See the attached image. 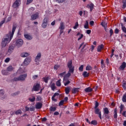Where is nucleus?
<instances>
[{
	"mask_svg": "<svg viewBox=\"0 0 126 126\" xmlns=\"http://www.w3.org/2000/svg\"><path fill=\"white\" fill-rule=\"evenodd\" d=\"M17 27L16 25H13L12 32H9V34H6V38L2 39V41L0 45L2 48H5V47H6V45L10 43V41L12 40V38H13V35H14V32H15V30H16Z\"/></svg>",
	"mask_w": 126,
	"mask_h": 126,
	"instance_id": "1",
	"label": "nucleus"
},
{
	"mask_svg": "<svg viewBox=\"0 0 126 126\" xmlns=\"http://www.w3.org/2000/svg\"><path fill=\"white\" fill-rule=\"evenodd\" d=\"M67 66L69 68L68 73L64 76V80H66L65 79H67V77H69L71 75V73L74 72V66L72 65V61L70 60L67 63Z\"/></svg>",
	"mask_w": 126,
	"mask_h": 126,
	"instance_id": "2",
	"label": "nucleus"
},
{
	"mask_svg": "<svg viewBox=\"0 0 126 126\" xmlns=\"http://www.w3.org/2000/svg\"><path fill=\"white\" fill-rule=\"evenodd\" d=\"M27 77V74H23L20 75L19 77H15L13 79V81H25Z\"/></svg>",
	"mask_w": 126,
	"mask_h": 126,
	"instance_id": "3",
	"label": "nucleus"
},
{
	"mask_svg": "<svg viewBox=\"0 0 126 126\" xmlns=\"http://www.w3.org/2000/svg\"><path fill=\"white\" fill-rule=\"evenodd\" d=\"M15 45L18 48H20L23 45V40L21 38L16 40Z\"/></svg>",
	"mask_w": 126,
	"mask_h": 126,
	"instance_id": "4",
	"label": "nucleus"
},
{
	"mask_svg": "<svg viewBox=\"0 0 126 126\" xmlns=\"http://www.w3.org/2000/svg\"><path fill=\"white\" fill-rule=\"evenodd\" d=\"M48 23H49V19L47 17L44 18L41 25L42 28H46V27H47V25H48Z\"/></svg>",
	"mask_w": 126,
	"mask_h": 126,
	"instance_id": "5",
	"label": "nucleus"
},
{
	"mask_svg": "<svg viewBox=\"0 0 126 126\" xmlns=\"http://www.w3.org/2000/svg\"><path fill=\"white\" fill-rule=\"evenodd\" d=\"M87 8L90 9V11L92 12L93 9H94V4L92 2H90L86 6Z\"/></svg>",
	"mask_w": 126,
	"mask_h": 126,
	"instance_id": "6",
	"label": "nucleus"
},
{
	"mask_svg": "<svg viewBox=\"0 0 126 126\" xmlns=\"http://www.w3.org/2000/svg\"><path fill=\"white\" fill-rule=\"evenodd\" d=\"M40 86L41 85L39 83H36L33 85L32 90L33 91H39L40 90Z\"/></svg>",
	"mask_w": 126,
	"mask_h": 126,
	"instance_id": "7",
	"label": "nucleus"
},
{
	"mask_svg": "<svg viewBox=\"0 0 126 126\" xmlns=\"http://www.w3.org/2000/svg\"><path fill=\"white\" fill-rule=\"evenodd\" d=\"M31 62V57H27L25 59V61L24 62V65H28L29 63H30V62Z\"/></svg>",
	"mask_w": 126,
	"mask_h": 126,
	"instance_id": "8",
	"label": "nucleus"
},
{
	"mask_svg": "<svg viewBox=\"0 0 126 126\" xmlns=\"http://www.w3.org/2000/svg\"><path fill=\"white\" fill-rule=\"evenodd\" d=\"M39 17V13L36 12L31 16V20H36Z\"/></svg>",
	"mask_w": 126,
	"mask_h": 126,
	"instance_id": "9",
	"label": "nucleus"
},
{
	"mask_svg": "<svg viewBox=\"0 0 126 126\" xmlns=\"http://www.w3.org/2000/svg\"><path fill=\"white\" fill-rule=\"evenodd\" d=\"M41 57H42V54H41V53H39L38 54H37L34 60L35 62L39 63V62H40V59H41Z\"/></svg>",
	"mask_w": 126,
	"mask_h": 126,
	"instance_id": "10",
	"label": "nucleus"
},
{
	"mask_svg": "<svg viewBox=\"0 0 126 126\" xmlns=\"http://www.w3.org/2000/svg\"><path fill=\"white\" fill-rule=\"evenodd\" d=\"M20 3V0H16V1L14 2L12 7L14 8H16V7H18L19 6V3Z\"/></svg>",
	"mask_w": 126,
	"mask_h": 126,
	"instance_id": "11",
	"label": "nucleus"
},
{
	"mask_svg": "<svg viewBox=\"0 0 126 126\" xmlns=\"http://www.w3.org/2000/svg\"><path fill=\"white\" fill-rule=\"evenodd\" d=\"M25 110H26V112L29 111V110L31 112H33V111H35V107L34 106H31L30 107V108L27 107V106H26L25 107Z\"/></svg>",
	"mask_w": 126,
	"mask_h": 126,
	"instance_id": "12",
	"label": "nucleus"
},
{
	"mask_svg": "<svg viewBox=\"0 0 126 126\" xmlns=\"http://www.w3.org/2000/svg\"><path fill=\"white\" fill-rule=\"evenodd\" d=\"M42 107H43V103H42V102H36L35 104V108L36 109H42Z\"/></svg>",
	"mask_w": 126,
	"mask_h": 126,
	"instance_id": "13",
	"label": "nucleus"
},
{
	"mask_svg": "<svg viewBox=\"0 0 126 126\" xmlns=\"http://www.w3.org/2000/svg\"><path fill=\"white\" fill-rule=\"evenodd\" d=\"M126 67V63L125 62H123L121 65L119 67V69L120 70H124Z\"/></svg>",
	"mask_w": 126,
	"mask_h": 126,
	"instance_id": "14",
	"label": "nucleus"
},
{
	"mask_svg": "<svg viewBox=\"0 0 126 126\" xmlns=\"http://www.w3.org/2000/svg\"><path fill=\"white\" fill-rule=\"evenodd\" d=\"M0 97H1L2 99L5 98V95H4V91H3V90H0Z\"/></svg>",
	"mask_w": 126,
	"mask_h": 126,
	"instance_id": "15",
	"label": "nucleus"
},
{
	"mask_svg": "<svg viewBox=\"0 0 126 126\" xmlns=\"http://www.w3.org/2000/svg\"><path fill=\"white\" fill-rule=\"evenodd\" d=\"M13 50H14V47H13V46H9L7 52L11 54L13 52Z\"/></svg>",
	"mask_w": 126,
	"mask_h": 126,
	"instance_id": "16",
	"label": "nucleus"
},
{
	"mask_svg": "<svg viewBox=\"0 0 126 126\" xmlns=\"http://www.w3.org/2000/svg\"><path fill=\"white\" fill-rule=\"evenodd\" d=\"M63 83L64 86H67L70 83V81L67 79H65V80H64V78H63Z\"/></svg>",
	"mask_w": 126,
	"mask_h": 126,
	"instance_id": "17",
	"label": "nucleus"
},
{
	"mask_svg": "<svg viewBox=\"0 0 126 126\" xmlns=\"http://www.w3.org/2000/svg\"><path fill=\"white\" fill-rule=\"evenodd\" d=\"M1 73L3 75H8L9 74V72L7 70H2Z\"/></svg>",
	"mask_w": 126,
	"mask_h": 126,
	"instance_id": "18",
	"label": "nucleus"
},
{
	"mask_svg": "<svg viewBox=\"0 0 126 126\" xmlns=\"http://www.w3.org/2000/svg\"><path fill=\"white\" fill-rule=\"evenodd\" d=\"M24 37L27 39V40H32L33 39V37L32 36V35H30L29 34H24Z\"/></svg>",
	"mask_w": 126,
	"mask_h": 126,
	"instance_id": "19",
	"label": "nucleus"
},
{
	"mask_svg": "<svg viewBox=\"0 0 126 126\" xmlns=\"http://www.w3.org/2000/svg\"><path fill=\"white\" fill-rule=\"evenodd\" d=\"M85 91L87 93H89L90 92H92V91H93V89H92V88H91L90 87L86 88V89H85Z\"/></svg>",
	"mask_w": 126,
	"mask_h": 126,
	"instance_id": "20",
	"label": "nucleus"
},
{
	"mask_svg": "<svg viewBox=\"0 0 126 126\" xmlns=\"http://www.w3.org/2000/svg\"><path fill=\"white\" fill-rule=\"evenodd\" d=\"M103 111L104 115H109L110 111H109V109H108V107H105L104 108H103Z\"/></svg>",
	"mask_w": 126,
	"mask_h": 126,
	"instance_id": "21",
	"label": "nucleus"
},
{
	"mask_svg": "<svg viewBox=\"0 0 126 126\" xmlns=\"http://www.w3.org/2000/svg\"><path fill=\"white\" fill-rule=\"evenodd\" d=\"M64 23L63 22H61L60 23L59 29H60V30H63L64 29Z\"/></svg>",
	"mask_w": 126,
	"mask_h": 126,
	"instance_id": "22",
	"label": "nucleus"
},
{
	"mask_svg": "<svg viewBox=\"0 0 126 126\" xmlns=\"http://www.w3.org/2000/svg\"><path fill=\"white\" fill-rule=\"evenodd\" d=\"M79 88H74L72 90V93H73V94H76V92H79Z\"/></svg>",
	"mask_w": 126,
	"mask_h": 126,
	"instance_id": "23",
	"label": "nucleus"
},
{
	"mask_svg": "<svg viewBox=\"0 0 126 126\" xmlns=\"http://www.w3.org/2000/svg\"><path fill=\"white\" fill-rule=\"evenodd\" d=\"M65 92L67 95H68V94H69V92H70V87L65 88Z\"/></svg>",
	"mask_w": 126,
	"mask_h": 126,
	"instance_id": "24",
	"label": "nucleus"
},
{
	"mask_svg": "<svg viewBox=\"0 0 126 126\" xmlns=\"http://www.w3.org/2000/svg\"><path fill=\"white\" fill-rule=\"evenodd\" d=\"M50 79V77L47 76V77H43L42 78V80L43 81H44V82L45 83H48V82H49V80Z\"/></svg>",
	"mask_w": 126,
	"mask_h": 126,
	"instance_id": "25",
	"label": "nucleus"
},
{
	"mask_svg": "<svg viewBox=\"0 0 126 126\" xmlns=\"http://www.w3.org/2000/svg\"><path fill=\"white\" fill-rule=\"evenodd\" d=\"M104 48V44H101L97 47V52H101V50Z\"/></svg>",
	"mask_w": 126,
	"mask_h": 126,
	"instance_id": "26",
	"label": "nucleus"
},
{
	"mask_svg": "<svg viewBox=\"0 0 126 126\" xmlns=\"http://www.w3.org/2000/svg\"><path fill=\"white\" fill-rule=\"evenodd\" d=\"M117 108L114 109V119H117L118 118V112H117Z\"/></svg>",
	"mask_w": 126,
	"mask_h": 126,
	"instance_id": "27",
	"label": "nucleus"
},
{
	"mask_svg": "<svg viewBox=\"0 0 126 126\" xmlns=\"http://www.w3.org/2000/svg\"><path fill=\"white\" fill-rule=\"evenodd\" d=\"M29 56V54L28 53H23L21 54V57L22 58H26V57H28Z\"/></svg>",
	"mask_w": 126,
	"mask_h": 126,
	"instance_id": "28",
	"label": "nucleus"
},
{
	"mask_svg": "<svg viewBox=\"0 0 126 126\" xmlns=\"http://www.w3.org/2000/svg\"><path fill=\"white\" fill-rule=\"evenodd\" d=\"M90 73L87 72V71H84L83 73V76L84 77H88Z\"/></svg>",
	"mask_w": 126,
	"mask_h": 126,
	"instance_id": "29",
	"label": "nucleus"
},
{
	"mask_svg": "<svg viewBox=\"0 0 126 126\" xmlns=\"http://www.w3.org/2000/svg\"><path fill=\"white\" fill-rule=\"evenodd\" d=\"M15 114L17 116H18V115H21V114H22V111L21 109H19L15 111Z\"/></svg>",
	"mask_w": 126,
	"mask_h": 126,
	"instance_id": "30",
	"label": "nucleus"
},
{
	"mask_svg": "<svg viewBox=\"0 0 126 126\" xmlns=\"http://www.w3.org/2000/svg\"><path fill=\"white\" fill-rule=\"evenodd\" d=\"M50 87L51 88V90L55 91V89H56V84H55V83H53L51 84Z\"/></svg>",
	"mask_w": 126,
	"mask_h": 126,
	"instance_id": "31",
	"label": "nucleus"
},
{
	"mask_svg": "<svg viewBox=\"0 0 126 126\" xmlns=\"http://www.w3.org/2000/svg\"><path fill=\"white\" fill-rule=\"evenodd\" d=\"M35 100H36V97H35L34 96H32V97L29 98V100L30 102H35Z\"/></svg>",
	"mask_w": 126,
	"mask_h": 126,
	"instance_id": "32",
	"label": "nucleus"
},
{
	"mask_svg": "<svg viewBox=\"0 0 126 126\" xmlns=\"http://www.w3.org/2000/svg\"><path fill=\"white\" fill-rule=\"evenodd\" d=\"M82 46H83V47H82V50H83L85 48V47H86L87 44H84V42H82V43L80 44L79 49H80V48H81V47H82Z\"/></svg>",
	"mask_w": 126,
	"mask_h": 126,
	"instance_id": "33",
	"label": "nucleus"
},
{
	"mask_svg": "<svg viewBox=\"0 0 126 126\" xmlns=\"http://www.w3.org/2000/svg\"><path fill=\"white\" fill-rule=\"evenodd\" d=\"M94 113L96 115L99 114V113H101V111H100V109L99 108H94Z\"/></svg>",
	"mask_w": 126,
	"mask_h": 126,
	"instance_id": "34",
	"label": "nucleus"
},
{
	"mask_svg": "<svg viewBox=\"0 0 126 126\" xmlns=\"http://www.w3.org/2000/svg\"><path fill=\"white\" fill-rule=\"evenodd\" d=\"M89 22H88L87 21H86L85 24L84 25V28L85 29H88L89 28Z\"/></svg>",
	"mask_w": 126,
	"mask_h": 126,
	"instance_id": "35",
	"label": "nucleus"
},
{
	"mask_svg": "<svg viewBox=\"0 0 126 126\" xmlns=\"http://www.w3.org/2000/svg\"><path fill=\"white\" fill-rule=\"evenodd\" d=\"M91 125H93L94 126H97L98 125V123L97 122V121L96 120H93L91 122Z\"/></svg>",
	"mask_w": 126,
	"mask_h": 126,
	"instance_id": "36",
	"label": "nucleus"
},
{
	"mask_svg": "<svg viewBox=\"0 0 126 126\" xmlns=\"http://www.w3.org/2000/svg\"><path fill=\"white\" fill-rule=\"evenodd\" d=\"M6 69L7 71L9 72L10 71H12L13 70V67L12 66H9L8 67H7Z\"/></svg>",
	"mask_w": 126,
	"mask_h": 126,
	"instance_id": "37",
	"label": "nucleus"
},
{
	"mask_svg": "<svg viewBox=\"0 0 126 126\" xmlns=\"http://www.w3.org/2000/svg\"><path fill=\"white\" fill-rule=\"evenodd\" d=\"M101 68L105 67V63H104V60L103 59L101 60Z\"/></svg>",
	"mask_w": 126,
	"mask_h": 126,
	"instance_id": "38",
	"label": "nucleus"
},
{
	"mask_svg": "<svg viewBox=\"0 0 126 126\" xmlns=\"http://www.w3.org/2000/svg\"><path fill=\"white\" fill-rule=\"evenodd\" d=\"M92 67L89 65H87L86 67V70H92Z\"/></svg>",
	"mask_w": 126,
	"mask_h": 126,
	"instance_id": "39",
	"label": "nucleus"
},
{
	"mask_svg": "<svg viewBox=\"0 0 126 126\" xmlns=\"http://www.w3.org/2000/svg\"><path fill=\"white\" fill-rule=\"evenodd\" d=\"M56 85L58 87H60V86H62V83H61V80H59L56 82Z\"/></svg>",
	"mask_w": 126,
	"mask_h": 126,
	"instance_id": "40",
	"label": "nucleus"
},
{
	"mask_svg": "<svg viewBox=\"0 0 126 126\" xmlns=\"http://www.w3.org/2000/svg\"><path fill=\"white\" fill-rule=\"evenodd\" d=\"M49 110L51 112H55V111L57 110V108L55 107H51L49 108Z\"/></svg>",
	"mask_w": 126,
	"mask_h": 126,
	"instance_id": "41",
	"label": "nucleus"
},
{
	"mask_svg": "<svg viewBox=\"0 0 126 126\" xmlns=\"http://www.w3.org/2000/svg\"><path fill=\"white\" fill-rule=\"evenodd\" d=\"M122 101L124 102H126V94H124V95L123 96V98H122Z\"/></svg>",
	"mask_w": 126,
	"mask_h": 126,
	"instance_id": "42",
	"label": "nucleus"
},
{
	"mask_svg": "<svg viewBox=\"0 0 126 126\" xmlns=\"http://www.w3.org/2000/svg\"><path fill=\"white\" fill-rule=\"evenodd\" d=\"M98 107H99V102L98 101H95L94 109H97L98 108Z\"/></svg>",
	"mask_w": 126,
	"mask_h": 126,
	"instance_id": "43",
	"label": "nucleus"
},
{
	"mask_svg": "<svg viewBox=\"0 0 126 126\" xmlns=\"http://www.w3.org/2000/svg\"><path fill=\"white\" fill-rule=\"evenodd\" d=\"M65 73L66 72L64 71L60 74V77H63V76H65Z\"/></svg>",
	"mask_w": 126,
	"mask_h": 126,
	"instance_id": "44",
	"label": "nucleus"
},
{
	"mask_svg": "<svg viewBox=\"0 0 126 126\" xmlns=\"http://www.w3.org/2000/svg\"><path fill=\"white\" fill-rule=\"evenodd\" d=\"M56 2H58V3H63V2H64V1H65V0H55Z\"/></svg>",
	"mask_w": 126,
	"mask_h": 126,
	"instance_id": "45",
	"label": "nucleus"
},
{
	"mask_svg": "<svg viewBox=\"0 0 126 126\" xmlns=\"http://www.w3.org/2000/svg\"><path fill=\"white\" fill-rule=\"evenodd\" d=\"M63 103H64V100H62L60 101V102L59 103V106L61 107V106H63Z\"/></svg>",
	"mask_w": 126,
	"mask_h": 126,
	"instance_id": "46",
	"label": "nucleus"
},
{
	"mask_svg": "<svg viewBox=\"0 0 126 126\" xmlns=\"http://www.w3.org/2000/svg\"><path fill=\"white\" fill-rule=\"evenodd\" d=\"M79 26V25L78 24V22H76L75 24V26L73 27L74 29H77V27Z\"/></svg>",
	"mask_w": 126,
	"mask_h": 126,
	"instance_id": "47",
	"label": "nucleus"
},
{
	"mask_svg": "<svg viewBox=\"0 0 126 126\" xmlns=\"http://www.w3.org/2000/svg\"><path fill=\"white\" fill-rule=\"evenodd\" d=\"M109 32L110 33V37H112V36H113V34H114V31H113V29H110Z\"/></svg>",
	"mask_w": 126,
	"mask_h": 126,
	"instance_id": "48",
	"label": "nucleus"
},
{
	"mask_svg": "<svg viewBox=\"0 0 126 126\" xmlns=\"http://www.w3.org/2000/svg\"><path fill=\"white\" fill-rule=\"evenodd\" d=\"M126 0H125V1H123V7L122 8L123 9L126 8Z\"/></svg>",
	"mask_w": 126,
	"mask_h": 126,
	"instance_id": "49",
	"label": "nucleus"
},
{
	"mask_svg": "<svg viewBox=\"0 0 126 126\" xmlns=\"http://www.w3.org/2000/svg\"><path fill=\"white\" fill-rule=\"evenodd\" d=\"M83 67H84V66L83 65H81L79 68V70L80 71H83Z\"/></svg>",
	"mask_w": 126,
	"mask_h": 126,
	"instance_id": "50",
	"label": "nucleus"
},
{
	"mask_svg": "<svg viewBox=\"0 0 126 126\" xmlns=\"http://www.w3.org/2000/svg\"><path fill=\"white\" fill-rule=\"evenodd\" d=\"M33 1V0H27L26 4L28 5V4H30Z\"/></svg>",
	"mask_w": 126,
	"mask_h": 126,
	"instance_id": "51",
	"label": "nucleus"
},
{
	"mask_svg": "<svg viewBox=\"0 0 126 126\" xmlns=\"http://www.w3.org/2000/svg\"><path fill=\"white\" fill-rule=\"evenodd\" d=\"M19 94V92H17L16 93H14L11 94L12 96H17Z\"/></svg>",
	"mask_w": 126,
	"mask_h": 126,
	"instance_id": "52",
	"label": "nucleus"
},
{
	"mask_svg": "<svg viewBox=\"0 0 126 126\" xmlns=\"http://www.w3.org/2000/svg\"><path fill=\"white\" fill-rule=\"evenodd\" d=\"M60 68V65H55L54 66V69H56V70H58Z\"/></svg>",
	"mask_w": 126,
	"mask_h": 126,
	"instance_id": "53",
	"label": "nucleus"
},
{
	"mask_svg": "<svg viewBox=\"0 0 126 126\" xmlns=\"http://www.w3.org/2000/svg\"><path fill=\"white\" fill-rule=\"evenodd\" d=\"M9 61H10V58H7L4 60V62L5 63H9Z\"/></svg>",
	"mask_w": 126,
	"mask_h": 126,
	"instance_id": "54",
	"label": "nucleus"
},
{
	"mask_svg": "<svg viewBox=\"0 0 126 126\" xmlns=\"http://www.w3.org/2000/svg\"><path fill=\"white\" fill-rule=\"evenodd\" d=\"M123 110H124V106H123V105H121L120 106V113L122 114V112H123Z\"/></svg>",
	"mask_w": 126,
	"mask_h": 126,
	"instance_id": "55",
	"label": "nucleus"
},
{
	"mask_svg": "<svg viewBox=\"0 0 126 126\" xmlns=\"http://www.w3.org/2000/svg\"><path fill=\"white\" fill-rule=\"evenodd\" d=\"M42 100V97L38 96L36 98V101H41Z\"/></svg>",
	"mask_w": 126,
	"mask_h": 126,
	"instance_id": "56",
	"label": "nucleus"
},
{
	"mask_svg": "<svg viewBox=\"0 0 126 126\" xmlns=\"http://www.w3.org/2000/svg\"><path fill=\"white\" fill-rule=\"evenodd\" d=\"M97 115H98V117H99L100 120H102V113L100 112Z\"/></svg>",
	"mask_w": 126,
	"mask_h": 126,
	"instance_id": "57",
	"label": "nucleus"
},
{
	"mask_svg": "<svg viewBox=\"0 0 126 126\" xmlns=\"http://www.w3.org/2000/svg\"><path fill=\"white\" fill-rule=\"evenodd\" d=\"M55 96H52L51 99L52 100V101H54V102H57V99L55 98Z\"/></svg>",
	"mask_w": 126,
	"mask_h": 126,
	"instance_id": "58",
	"label": "nucleus"
},
{
	"mask_svg": "<svg viewBox=\"0 0 126 126\" xmlns=\"http://www.w3.org/2000/svg\"><path fill=\"white\" fill-rule=\"evenodd\" d=\"M37 78H38V75H33L32 76V79L35 80V79H37Z\"/></svg>",
	"mask_w": 126,
	"mask_h": 126,
	"instance_id": "59",
	"label": "nucleus"
},
{
	"mask_svg": "<svg viewBox=\"0 0 126 126\" xmlns=\"http://www.w3.org/2000/svg\"><path fill=\"white\" fill-rule=\"evenodd\" d=\"M119 32H120V31L118 29H116L115 30V34H119Z\"/></svg>",
	"mask_w": 126,
	"mask_h": 126,
	"instance_id": "60",
	"label": "nucleus"
},
{
	"mask_svg": "<svg viewBox=\"0 0 126 126\" xmlns=\"http://www.w3.org/2000/svg\"><path fill=\"white\" fill-rule=\"evenodd\" d=\"M126 82H125L122 85V87L124 88V89H126Z\"/></svg>",
	"mask_w": 126,
	"mask_h": 126,
	"instance_id": "61",
	"label": "nucleus"
},
{
	"mask_svg": "<svg viewBox=\"0 0 126 126\" xmlns=\"http://www.w3.org/2000/svg\"><path fill=\"white\" fill-rule=\"evenodd\" d=\"M90 25H91V26H93V25H94V21H91L90 22Z\"/></svg>",
	"mask_w": 126,
	"mask_h": 126,
	"instance_id": "62",
	"label": "nucleus"
},
{
	"mask_svg": "<svg viewBox=\"0 0 126 126\" xmlns=\"http://www.w3.org/2000/svg\"><path fill=\"white\" fill-rule=\"evenodd\" d=\"M86 33L87 34H91V30H87V31H86Z\"/></svg>",
	"mask_w": 126,
	"mask_h": 126,
	"instance_id": "63",
	"label": "nucleus"
},
{
	"mask_svg": "<svg viewBox=\"0 0 126 126\" xmlns=\"http://www.w3.org/2000/svg\"><path fill=\"white\" fill-rule=\"evenodd\" d=\"M122 115L123 116V117H125V118H126V111H124L122 113Z\"/></svg>",
	"mask_w": 126,
	"mask_h": 126,
	"instance_id": "64",
	"label": "nucleus"
}]
</instances>
